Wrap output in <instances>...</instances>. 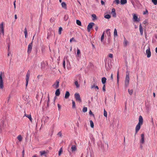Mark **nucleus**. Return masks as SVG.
I'll list each match as a JSON object with an SVG mask.
<instances>
[{"mask_svg":"<svg viewBox=\"0 0 157 157\" xmlns=\"http://www.w3.org/2000/svg\"><path fill=\"white\" fill-rule=\"evenodd\" d=\"M11 98V96L10 95H9V97H8V100H7V102H8L9 101V100H10V99Z\"/></svg>","mask_w":157,"mask_h":157,"instance_id":"59","label":"nucleus"},{"mask_svg":"<svg viewBox=\"0 0 157 157\" xmlns=\"http://www.w3.org/2000/svg\"><path fill=\"white\" fill-rule=\"evenodd\" d=\"M57 105H58V110H60V109H61V106L59 104H58Z\"/></svg>","mask_w":157,"mask_h":157,"instance_id":"55","label":"nucleus"},{"mask_svg":"<svg viewBox=\"0 0 157 157\" xmlns=\"http://www.w3.org/2000/svg\"><path fill=\"white\" fill-rule=\"evenodd\" d=\"M140 142L142 144H143L144 143V134H141V139Z\"/></svg>","mask_w":157,"mask_h":157,"instance_id":"12","label":"nucleus"},{"mask_svg":"<svg viewBox=\"0 0 157 157\" xmlns=\"http://www.w3.org/2000/svg\"><path fill=\"white\" fill-rule=\"evenodd\" d=\"M143 122V119L142 117L140 116L139 119V123H138L142 124Z\"/></svg>","mask_w":157,"mask_h":157,"instance_id":"14","label":"nucleus"},{"mask_svg":"<svg viewBox=\"0 0 157 157\" xmlns=\"http://www.w3.org/2000/svg\"><path fill=\"white\" fill-rule=\"evenodd\" d=\"M94 25V23L93 22L90 23L87 26V30L88 32H90L91 29L92 28L93 25Z\"/></svg>","mask_w":157,"mask_h":157,"instance_id":"7","label":"nucleus"},{"mask_svg":"<svg viewBox=\"0 0 157 157\" xmlns=\"http://www.w3.org/2000/svg\"><path fill=\"white\" fill-rule=\"evenodd\" d=\"M89 113L90 115H94V114H93L91 110H90Z\"/></svg>","mask_w":157,"mask_h":157,"instance_id":"63","label":"nucleus"},{"mask_svg":"<svg viewBox=\"0 0 157 157\" xmlns=\"http://www.w3.org/2000/svg\"><path fill=\"white\" fill-rule=\"evenodd\" d=\"M114 35L115 37L117 36V31L116 29H115L114 32Z\"/></svg>","mask_w":157,"mask_h":157,"instance_id":"31","label":"nucleus"},{"mask_svg":"<svg viewBox=\"0 0 157 157\" xmlns=\"http://www.w3.org/2000/svg\"><path fill=\"white\" fill-rule=\"evenodd\" d=\"M17 139L20 141H22V137L21 135H19L17 137Z\"/></svg>","mask_w":157,"mask_h":157,"instance_id":"32","label":"nucleus"},{"mask_svg":"<svg viewBox=\"0 0 157 157\" xmlns=\"http://www.w3.org/2000/svg\"><path fill=\"white\" fill-rule=\"evenodd\" d=\"M148 13V11L147 10H146V11L143 12V14L145 15Z\"/></svg>","mask_w":157,"mask_h":157,"instance_id":"54","label":"nucleus"},{"mask_svg":"<svg viewBox=\"0 0 157 157\" xmlns=\"http://www.w3.org/2000/svg\"><path fill=\"white\" fill-rule=\"evenodd\" d=\"M74 83L77 88H78L79 87V85L78 84V82L77 80L75 81Z\"/></svg>","mask_w":157,"mask_h":157,"instance_id":"28","label":"nucleus"},{"mask_svg":"<svg viewBox=\"0 0 157 157\" xmlns=\"http://www.w3.org/2000/svg\"><path fill=\"white\" fill-rule=\"evenodd\" d=\"M119 72L118 71L117 72V83H118L119 81Z\"/></svg>","mask_w":157,"mask_h":157,"instance_id":"38","label":"nucleus"},{"mask_svg":"<svg viewBox=\"0 0 157 157\" xmlns=\"http://www.w3.org/2000/svg\"><path fill=\"white\" fill-rule=\"evenodd\" d=\"M22 157H24V155H25V151L24 150H23L22 152Z\"/></svg>","mask_w":157,"mask_h":157,"instance_id":"53","label":"nucleus"},{"mask_svg":"<svg viewBox=\"0 0 157 157\" xmlns=\"http://www.w3.org/2000/svg\"><path fill=\"white\" fill-rule=\"evenodd\" d=\"M106 79L105 77H103L101 79V82L103 84H105L106 82Z\"/></svg>","mask_w":157,"mask_h":157,"instance_id":"22","label":"nucleus"},{"mask_svg":"<svg viewBox=\"0 0 157 157\" xmlns=\"http://www.w3.org/2000/svg\"><path fill=\"white\" fill-rule=\"evenodd\" d=\"M25 116L27 117L31 121H32V118L30 114L27 115L26 114H25Z\"/></svg>","mask_w":157,"mask_h":157,"instance_id":"25","label":"nucleus"},{"mask_svg":"<svg viewBox=\"0 0 157 157\" xmlns=\"http://www.w3.org/2000/svg\"><path fill=\"white\" fill-rule=\"evenodd\" d=\"M59 80H57L56 81V82L52 86L53 87L55 88L56 89L58 88L59 87Z\"/></svg>","mask_w":157,"mask_h":157,"instance_id":"8","label":"nucleus"},{"mask_svg":"<svg viewBox=\"0 0 157 157\" xmlns=\"http://www.w3.org/2000/svg\"><path fill=\"white\" fill-rule=\"evenodd\" d=\"M131 2L132 4V5H133L134 7H135V4L134 1L133 0H132L131 1Z\"/></svg>","mask_w":157,"mask_h":157,"instance_id":"57","label":"nucleus"},{"mask_svg":"<svg viewBox=\"0 0 157 157\" xmlns=\"http://www.w3.org/2000/svg\"><path fill=\"white\" fill-rule=\"evenodd\" d=\"M24 33H25V37L26 38L27 36V30L26 28L25 29Z\"/></svg>","mask_w":157,"mask_h":157,"instance_id":"35","label":"nucleus"},{"mask_svg":"<svg viewBox=\"0 0 157 157\" xmlns=\"http://www.w3.org/2000/svg\"><path fill=\"white\" fill-rule=\"evenodd\" d=\"M76 23L78 25L81 26V22L78 20H76Z\"/></svg>","mask_w":157,"mask_h":157,"instance_id":"39","label":"nucleus"},{"mask_svg":"<svg viewBox=\"0 0 157 157\" xmlns=\"http://www.w3.org/2000/svg\"><path fill=\"white\" fill-rule=\"evenodd\" d=\"M92 17H93L92 20H96L97 19V17L95 14H93L92 15Z\"/></svg>","mask_w":157,"mask_h":157,"instance_id":"33","label":"nucleus"},{"mask_svg":"<svg viewBox=\"0 0 157 157\" xmlns=\"http://www.w3.org/2000/svg\"><path fill=\"white\" fill-rule=\"evenodd\" d=\"M87 108L86 107H84L83 109H82V111L85 113L87 111Z\"/></svg>","mask_w":157,"mask_h":157,"instance_id":"44","label":"nucleus"},{"mask_svg":"<svg viewBox=\"0 0 157 157\" xmlns=\"http://www.w3.org/2000/svg\"><path fill=\"white\" fill-rule=\"evenodd\" d=\"M40 154L41 156L44 155L45 157H48L47 156L48 154V152L45 151H40Z\"/></svg>","mask_w":157,"mask_h":157,"instance_id":"11","label":"nucleus"},{"mask_svg":"<svg viewBox=\"0 0 157 157\" xmlns=\"http://www.w3.org/2000/svg\"><path fill=\"white\" fill-rule=\"evenodd\" d=\"M72 41L75 42H76V40L74 39V38H72L70 39V42H71Z\"/></svg>","mask_w":157,"mask_h":157,"instance_id":"49","label":"nucleus"},{"mask_svg":"<svg viewBox=\"0 0 157 157\" xmlns=\"http://www.w3.org/2000/svg\"><path fill=\"white\" fill-rule=\"evenodd\" d=\"M72 108L73 109L75 108L76 107L75 102L73 100H72Z\"/></svg>","mask_w":157,"mask_h":157,"instance_id":"37","label":"nucleus"},{"mask_svg":"<svg viewBox=\"0 0 157 157\" xmlns=\"http://www.w3.org/2000/svg\"><path fill=\"white\" fill-rule=\"evenodd\" d=\"M116 12L114 13H113V17H116Z\"/></svg>","mask_w":157,"mask_h":157,"instance_id":"61","label":"nucleus"},{"mask_svg":"<svg viewBox=\"0 0 157 157\" xmlns=\"http://www.w3.org/2000/svg\"><path fill=\"white\" fill-rule=\"evenodd\" d=\"M113 2L115 3L117 5L120 3V2L119 0H114Z\"/></svg>","mask_w":157,"mask_h":157,"instance_id":"42","label":"nucleus"},{"mask_svg":"<svg viewBox=\"0 0 157 157\" xmlns=\"http://www.w3.org/2000/svg\"><path fill=\"white\" fill-rule=\"evenodd\" d=\"M110 30V29H108L106 30V32L109 36L110 35V32L109 31Z\"/></svg>","mask_w":157,"mask_h":157,"instance_id":"40","label":"nucleus"},{"mask_svg":"<svg viewBox=\"0 0 157 157\" xmlns=\"http://www.w3.org/2000/svg\"><path fill=\"white\" fill-rule=\"evenodd\" d=\"M61 6L64 9H67V6L66 4L64 2H63L61 3Z\"/></svg>","mask_w":157,"mask_h":157,"instance_id":"23","label":"nucleus"},{"mask_svg":"<svg viewBox=\"0 0 157 157\" xmlns=\"http://www.w3.org/2000/svg\"><path fill=\"white\" fill-rule=\"evenodd\" d=\"M101 3L102 5H104V4H105L104 2L102 0H101Z\"/></svg>","mask_w":157,"mask_h":157,"instance_id":"62","label":"nucleus"},{"mask_svg":"<svg viewBox=\"0 0 157 157\" xmlns=\"http://www.w3.org/2000/svg\"><path fill=\"white\" fill-rule=\"evenodd\" d=\"M68 18V16L67 15H65L64 17V20L65 21H67Z\"/></svg>","mask_w":157,"mask_h":157,"instance_id":"41","label":"nucleus"},{"mask_svg":"<svg viewBox=\"0 0 157 157\" xmlns=\"http://www.w3.org/2000/svg\"><path fill=\"white\" fill-rule=\"evenodd\" d=\"M77 148L75 145H73L71 147V150L72 152H74L76 150Z\"/></svg>","mask_w":157,"mask_h":157,"instance_id":"18","label":"nucleus"},{"mask_svg":"<svg viewBox=\"0 0 157 157\" xmlns=\"http://www.w3.org/2000/svg\"><path fill=\"white\" fill-rule=\"evenodd\" d=\"M63 152V149L62 147H61L59 149V152H58V155L59 156H60L61 153Z\"/></svg>","mask_w":157,"mask_h":157,"instance_id":"34","label":"nucleus"},{"mask_svg":"<svg viewBox=\"0 0 157 157\" xmlns=\"http://www.w3.org/2000/svg\"><path fill=\"white\" fill-rule=\"evenodd\" d=\"M133 20L135 22H139L140 21V19H138L137 16L135 14L133 15Z\"/></svg>","mask_w":157,"mask_h":157,"instance_id":"10","label":"nucleus"},{"mask_svg":"<svg viewBox=\"0 0 157 157\" xmlns=\"http://www.w3.org/2000/svg\"><path fill=\"white\" fill-rule=\"evenodd\" d=\"M133 90H128V92L129 94L130 95H132L133 93Z\"/></svg>","mask_w":157,"mask_h":157,"instance_id":"45","label":"nucleus"},{"mask_svg":"<svg viewBox=\"0 0 157 157\" xmlns=\"http://www.w3.org/2000/svg\"><path fill=\"white\" fill-rule=\"evenodd\" d=\"M48 63L47 62H46V61H42L41 63V64H40L41 68L42 69H44V68H45V67H46V66H47V65H48Z\"/></svg>","mask_w":157,"mask_h":157,"instance_id":"5","label":"nucleus"},{"mask_svg":"<svg viewBox=\"0 0 157 157\" xmlns=\"http://www.w3.org/2000/svg\"><path fill=\"white\" fill-rule=\"evenodd\" d=\"M141 124L138 123L136 127V132L135 134L137 133L138 131L139 130L140 128L141 125Z\"/></svg>","mask_w":157,"mask_h":157,"instance_id":"9","label":"nucleus"},{"mask_svg":"<svg viewBox=\"0 0 157 157\" xmlns=\"http://www.w3.org/2000/svg\"><path fill=\"white\" fill-rule=\"evenodd\" d=\"M104 17L105 18L109 19L110 18L111 16L109 14H107L104 16Z\"/></svg>","mask_w":157,"mask_h":157,"instance_id":"36","label":"nucleus"},{"mask_svg":"<svg viewBox=\"0 0 157 157\" xmlns=\"http://www.w3.org/2000/svg\"><path fill=\"white\" fill-rule=\"evenodd\" d=\"M4 30H0V35H4Z\"/></svg>","mask_w":157,"mask_h":157,"instance_id":"46","label":"nucleus"},{"mask_svg":"<svg viewBox=\"0 0 157 157\" xmlns=\"http://www.w3.org/2000/svg\"><path fill=\"white\" fill-rule=\"evenodd\" d=\"M60 94V92L59 91V89H57L55 92V94L56 96H58Z\"/></svg>","mask_w":157,"mask_h":157,"instance_id":"19","label":"nucleus"},{"mask_svg":"<svg viewBox=\"0 0 157 157\" xmlns=\"http://www.w3.org/2000/svg\"><path fill=\"white\" fill-rule=\"evenodd\" d=\"M62 30V28L61 27H60L59 29V33L60 35L61 33V31Z\"/></svg>","mask_w":157,"mask_h":157,"instance_id":"43","label":"nucleus"},{"mask_svg":"<svg viewBox=\"0 0 157 157\" xmlns=\"http://www.w3.org/2000/svg\"><path fill=\"white\" fill-rule=\"evenodd\" d=\"M102 90L103 91L105 92V84H104L103 86Z\"/></svg>","mask_w":157,"mask_h":157,"instance_id":"50","label":"nucleus"},{"mask_svg":"<svg viewBox=\"0 0 157 157\" xmlns=\"http://www.w3.org/2000/svg\"><path fill=\"white\" fill-rule=\"evenodd\" d=\"M70 95V94L69 92L68 91L66 92V93L65 95V98L66 99H67Z\"/></svg>","mask_w":157,"mask_h":157,"instance_id":"17","label":"nucleus"},{"mask_svg":"<svg viewBox=\"0 0 157 157\" xmlns=\"http://www.w3.org/2000/svg\"><path fill=\"white\" fill-rule=\"evenodd\" d=\"M3 25L4 23L3 22L0 24V30H4Z\"/></svg>","mask_w":157,"mask_h":157,"instance_id":"29","label":"nucleus"},{"mask_svg":"<svg viewBox=\"0 0 157 157\" xmlns=\"http://www.w3.org/2000/svg\"><path fill=\"white\" fill-rule=\"evenodd\" d=\"M11 54V52L10 51H9L8 54H7L8 56H10V55Z\"/></svg>","mask_w":157,"mask_h":157,"instance_id":"64","label":"nucleus"},{"mask_svg":"<svg viewBox=\"0 0 157 157\" xmlns=\"http://www.w3.org/2000/svg\"><path fill=\"white\" fill-rule=\"evenodd\" d=\"M65 64H66V58L64 57L63 60V66L64 69L66 68L65 67Z\"/></svg>","mask_w":157,"mask_h":157,"instance_id":"20","label":"nucleus"},{"mask_svg":"<svg viewBox=\"0 0 157 157\" xmlns=\"http://www.w3.org/2000/svg\"><path fill=\"white\" fill-rule=\"evenodd\" d=\"M109 57L110 58H113V55L112 54H109Z\"/></svg>","mask_w":157,"mask_h":157,"instance_id":"52","label":"nucleus"},{"mask_svg":"<svg viewBox=\"0 0 157 157\" xmlns=\"http://www.w3.org/2000/svg\"><path fill=\"white\" fill-rule=\"evenodd\" d=\"M16 0H15L13 2V5H14V8L15 9L16 8Z\"/></svg>","mask_w":157,"mask_h":157,"instance_id":"58","label":"nucleus"},{"mask_svg":"<svg viewBox=\"0 0 157 157\" xmlns=\"http://www.w3.org/2000/svg\"><path fill=\"white\" fill-rule=\"evenodd\" d=\"M90 122L91 127L92 128H94V124L93 121L92 120H90Z\"/></svg>","mask_w":157,"mask_h":157,"instance_id":"30","label":"nucleus"},{"mask_svg":"<svg viewBox=\"0 0 157 157\" xmlns=\"http://www.w3.org/2000/svg\"><path fill=\"white\" fill-rule=\"evenodd\" d=\"M91 89H95L96 90H98L99 88L97 86H95V85H92L91 86Z\"/></svg>","mask_w":157,"mask_h":157,"instance_id":"21","label":"nucleus"},{"mask_svg":"<svg viewBox=\"0 0 157 157\" xmlns=\"http://www.w3.org/2000/svg\"><path fill=\"white\" fill-rule=\"evenodd\" d=\"M33 46V42H32L31 43H30L28 46L27 52L28 54H29L31 53L32 50Z\"/></svg>","mask_w":157,"mask_h":157,"instance_id":"4","label":"nucleus"},{"mask_svg":"<svg viewBox=\"0 0 157 157\" xmlns=\"http://www.w3.org/2000/svg\"><path fill=\"white\" fill-rule=\"evenodd\" d=\"M115 9L113 8L112 10V13H115Z\"/></svg>","mask_w":157,"mask_h":157,"instance_id":"56","label":"nucleus"},{"mask_svg":"<svg viewBox=\"0 0 157 157\" xmlns=\"http://www.w3.org/2000/svg\"><path fill=\"white\" fill-rule=\"evenodd\" d=\"M146 54L147 55V58H149L151 57V53L149 47H148V48L146 50Z\"/></svg>","mask_w":157,"mask_h":157,"instance_id":"6","label":"nucleus"},{"mask_svg":"<svg viewBox=\"0 0 157 157\" xmlns=\"http://www.w3.org/2000/svg\"><path fill=\"white\" fill-rule=\"evenodd\" d=\"M30 75V72L29 71H28L27 72L26 76V82H29V77Z\"/></svg>","mask_w":157,"mask_h":157,"instance_id":"13","label":"nucleus"},{"mask_svg":"<svg viewBox=\"0 0 157 157\" xmlns=\"http://www.w3.org/2000/svg\"><path fill=\"white\" fill-rule=\"evenodd\" d=\"M129 79H130L129 76V73L127 72L126 75L125 81V85L126 87H127L129 84Z\"/></svg>","mask_w":157,"mask_h":157,"instance_id":"1","label":"nucleus"},{"mask_svg":"<svg viewBox=\"0 0 157 157\" xmlns=\"http://www.w3.org/2000/svg\"><path fill=\"white\" fill-rule=\"evenodd\" d=\"M75 98L76 101H79V102H81V99L80 95L78 93H75Z\"/></svg>","mask_w":157,"mask_h":157,"instance_id":"3","label":"nucleus"},{"mask_svg":"<svg viewBox=\"0 0 157 157\" xmlns=\"http://www.w3.org/2000/svg\"><path fill=\"white\" fill-rule=\"evenodd\" d=\"M2 73L1 72L0 75V89H3L4 87L3 80L2 76Z\"/></svg>","mask_w":157,"mask_h":157,"instance_id":"2","label":"nucleus"},{"mask_svg":"<svg viewBox=\"0 0 157 157\" xmlns=\"http://www.w3.org/2000/svg\"><path fill=\"white\" fill-rule=\"evenodd\" d=\"M113 74H112L111 75L110 78L112 81H113Z\"/></svg>","mask_w":157,"mask_h":157,"instance_id":"60","label":"nucleus"},{"mask_svg":"<svg viewBox=\"0 0 157 157\" xmlns=\"http://www.w3.org/2000/svg\"><path fill=\"white\" fill-rule=\"evenodd\" d=\"M57 135L59 136L60 137H61L62 136V133H61V132H59L58 134H57Z\"/></svg>","mask_w":157,"mask_h":157,"instance_id":"51","label":"nucleus"},{"mask_svg":"<svg viewBox=\"0 0 157 157\" xmlns=\"http://www.w3.org/2000/svg\"><path fill=\"white\" fill-rule=\"evenodd\" d=\"M128 41L126 40V38H124V46L126 47L128 44Z\"/></svg>","mask_w":157,"mask_h":157,"instance_id":"16","label":"nucleus"},{"mask_svg":"<svg viewBox=\"0 0 157 157\" xmlns=\"http://www.w3.org/2000/svg\"><path fill=\"white\" fill-rule=\"evenodd\" d=\"M81 52L80 51V50L78 49V48H77V54H76V56H77L78 57H79V55L80 54Z\"/></svg>","mask_w":157,"mask_h":157,"instance_id":"27","label":"nucleus"},{"mask_svg":"<svg viewBox=\"0 0 157 157\" xmlns=\"http://www.w3.org/2000/svg\"><path fill=\"white\" fill-rule=\"evenodd\" d=\"M127 2V0H121L120 3L121 5H124Z\"/></svg>","mask_w":157,"mask_h":157,"instance_id":"24","label":"nucleus"},{"mask_svg":"<svg viewBox=\"0 0 157 157\" xmlns=\"http://www.w3.org/2000/svg\"><path fill=\"white\" fill-rule=\"evenodd\" d=\"M104 34H105V32H104L101 36V42H103V40L104 38Z\"/></svg>","mask_w":157,"mask_h":157,"instance_id":"26","label":"nucleus"},{"mask_svg":"<svg viewBox=\"0 0 157 157\" xmlns=\"http://www.w3.org/2000/svg\"><path fill=\"white\" fill-rule=\"evenodd\" d=\"M139 29L141 35L142 36L143 35V27L141 24H140L139 25Z\"/></svg>","mask_w":157,"mask_h":157,"instance_id":"15","label":"nucleus"},{"mask_svg":"<svg viewBox=\"0 0 157 157\" xmlns=\"http://www.w3.org/2000/svg\"><path fill=\"white\" fill-rule=\"evenodd\" d=\"M151 1L155 5L157 4V0H151Z\"/></svg>","mask_w":157,"mask_h":157,"instance_id":"47","label":"nucleus"},{"mask_svg":"<svg viewBox=\"0 0 157 157\" xmlns=\"http://www.w3.org/2000/svg\"><path fill=\"white\" fill-rule=\"evenodd\" d=\"M104 115L105 117H107V113L105 109L104 111Z\"/></svg>","mask_w":157,"mask_h":157,"instance_id":"48","label":"nucleus"}]
</instances>
